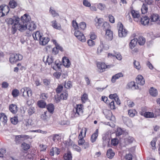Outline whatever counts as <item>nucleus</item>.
<instances>
[{"instance_id":"f257e3e1","label":"nucleus","mask_w":160,"mask_h":160,"mask_svg":"<svg viewBox=\"0 0 160 160\" xmlns=\"http://www.w3.org/2000/svg\"><path fill=\"white\" fill-rule=\"evenodd\" d=\"M19 18L18 16H14L12 18H8L6 22L8 26L12 25V32L13 34L17 31V28L21 32H23L28 28V25L22 22L19 23Z\"/></svg>"},{"instance_id":"f03ea898","label":"nucleus","mask_w":160,"mask_h":160,"mask_svg":"<svg viewBox=\"0 0 160 160\" xmlns=\"http://www.w3.org/2000/svg\"><path fill=\"white\" fill-rule=\"evenodd\" d=\"M23 58V56L19 53H11L9 58V61L11 63H13L21 60Z\"/></svg>"},{"instance_id":"7ed1b4c3","label":"nucleus","mask_w":160,"mask_h":160,"mask_svg":"<svg viewBox=\"0 0 160 160\" xmlns=\"http://www.w3.org/2000/svg\"><path fill=\"white\" fill-rule=\"evenodd\" d=\"M118 25L119 26L118 29L119 36L121 38L125 37L127 34L128 31L121 23H118Z\"/></svg>"},{"instance_id":"20e7f679","label":"nucleus","mask_w":160,"mask_h":160,"mask_svg":"<svg viewBox=\"0 0 160 160\" xmlns=\"http://www.w3.org/2000/svg\"><path fill=\"white\" fill-rule=\"evenodd\" d=\"M97 65L100 72H103V70L105 69L106 68H109L113 66L112 65H107L104 63L101 62H98Z\"/></svg>"},{"instance_id":"39448f33","label":"nucleus","mask_w":160,"mask_h":160,"mask_svg":"<svg viewBox=\"0 0 160 160\" xmlns=\"http://www.w3.org/2000/svg\"><path fill=\"white\" fill-rule=\"evenodd\" d=\"M74 35L77 38L82 42H84L86 41L85 37L83 33L78 30H76L74 32Z\"/></svg>"},{"instance_id":"423d86ee","label":"nucleus","mask_w":160,"mask_h":160,"mask_svg":"<svg viewBox=\"0 0 160 160\" xmlns=\"http://www.w3.org/2000/svg\"><path fill=\"white\" fill-rule=\"evenodd\" d=\"M27 137L26 135L22 134L21 135H16L15 136L14 141L17 144H20Z\"/></svg>"},{"instance_id":"0eeeda50","label":"nucleus","mask_w":160,"mask_h":160,"mask_svg":"<svg viewBox=\"0 0 160 160\" xmlns=\"http://www.w3.org/2000/svg\"><path fill=\"white\" fill-rule=\"evenodd\" d=\"M21 92L23 93L22 95L24 97H30L32 95V93L31 89L29 88L25 87L22 88Z\"/></svg>"},{"instance_id":"6e6552de","label":"nucleus","mask_w":160,"mask_h":160,"mask_svg":"<svg viewBox=\"0 0 160 160\" xmlns=\"http://www.w3.org/2000/svg\"><path fill=\"white\" fill-rule=\"evenodd\" d=\"M68 94L66 92L62 93L60 97L58 95H55L54 97L55 100L57 103L59 102L61 99L66 100L67 98Z\"/></svg>"},{"instance_id":"1a4fd4ad","label":"nucleus","mask_w":160,"mask_h":160,"mask_svg":"<svg viewBox=\"0 0 160 160\" xmlns=\"http://www.w3.org/2000/svg\"><path fill=\"white\" fill-rule=\"evenodd\" d=\"M2 12L1 16L3 15L4 16L7 15L9 11V7L5 5H2L0 6V11Z\"/></svg>"},{"instance_id":"9d476101","label":"nucleus","mask_w":160,"mask_h":160,"mask_svg":"<svg viewBox=\"0 0 160 160\" xmlns=\"http://www.w3.org/2000/svg\"><path fill=\"white\" fill-rule=\"evenodd\" d=\"M131 13L135 21L138 22L140 20L141 16H140L139 13L138 11L132 10L131 11Z\"/></svg>"},{"instance_id":"9b49d317","label":"nucleus","mask_w":160,"mask_h":160,"mask_svg":"<svg viewBox=\"0 0 160 160\" xmlns=\"http://www.w3.org/2000/svg\"><path fill=\"white\" fill-rule=\"evenodd\" d=\"M82 105H77V107L75 108V112H74V116L77 117L79 115H81L83 113V110L82 109Z\"/></svg>"},{"instance_id":"f8f14e48","label":"nucleus","mask_w":160,"mask_h":160,"mask_svg":"<svg viewBox=\"0 0 160 160\" xmlns=\"http://www.w3.org/2000/svg\"><path fill=\"white\" fill-rule=\"evenodd\" d=\"M7 122V118L4 113H0V125H4Z\"/></svg>"},{"instance_id":"ddd939ff","label":"nucleus","mask_w":160,"mask_h":160,"mask_svg":"<svg viewBox=\"0 0 160 160\" xmlns=\"http://www.w3.org/2000/svg\"><path fill=\"white\" fill-rule=\"evenodd\" d=\"M30 20V16L27 14H25L21 17V22L24 23L27 25L29 23Z\"/></svg>"},{"instance_id":"4468645a","label":"nucleus","mask_w":160,"mask_h":160,"mask_svg":"<svg viewBox=\"0 0 160 160\" xmlns=\"http://www.w3.org/2000/svg\"><path fill=\"white\" fill-rule=\"evenodd\" d=\"M60 152V149L57 147H52L50 149V155L51 156H54L55 154L58 155Z\"/></svg>"},{"instance_id":"2eb2a0df","label":"nucleus","mask_w":160,"mask_h":160,"mask_svg":"<svg viewBox=\"0 0 160 160\" xmlns=\"http://www.w3.org/2000/svg\"><path fill=\"white\" fill-rule=\"evenodd\" d=\"M136 80L137 83L139 85H143L145 83V80L143 77L140 75L138 76Z\"/></svg>"},{"instance_id":"dca6fc26","label":"nucleus","mask_w":160,"mask_h":160,"mask_svg":"<svg viewBox=\"0 0 160 160\" xmlns=\"http://www.w3.org/2000/svg\"><path fill=\"white\" fill-rule=\"evenodd\" d=\"M109 97L111 99L113 100L114 102L115 101L117 104L120 105V101L117 94L114 93L110 94L109 95Z\"/></svg>"},{"instance_id":"f3484780","label":"nucleus","mask_w":160,"mask_h":160,"mask_svg":"<svg viewBox=\"0 0 160 160\" xmlns=\"http://www.w3.org/2000/svg\"><path fill=\"white\" fill-rule=\"evenodd\" d=\"M49 40L50 39L48 37H45L42 36L39 40V43L42 45H45L48 43Z\"/></svg>"},{"instance_id":"a211bd4d","label":"nucleus","mask_w":160,"mask_h":160,"mask_svg":"<svg viewBox=\"0 0 160 160\" xmlns=\"http://www.w3.org/2000/svg\"><path fill=\"white\" fill-rule=\"evenodd\" d=\"M42 35V33L38 31L34 32L32 34V36L35 40H40Z\"/></svg>"},{"instance_id":"6ab92c4d","label":"nucleus","mask_w":160,"mask_h":160,"mask_svg":"<svg viewBox=\"0 0 160 160\" xmlns=\"http://www.w3.org/2000/svg\"><path fill=\"white\" fill-rule=\"evenodd\" d=\"M105 35L106 38L108 40H111L113 38V32L110 29L106 30Z\"/></svg>"},{"instance_id":"aec40b11","label":"nucleus","mask_w":160,"mask_h":160,"mask_svg":"<svg viewBox=\"0 0 160 160\" xmlns=\"http://www.w3.org/2000/svg\"><path fill=\"white\" fill-rule=\"evenodd\" d=\"M140 20L142 24L144 25L148 24L149 22V20L147 16L141 17Z\"/></svg>"},{"instance_id":"412c9836","label":"nucleus","mask_w":160,"mask_h":160,"mask_svg":"<svg viewBox=\"0 0 160 160\" xmlns=\"http://www.w3.org/2000/svg\"><path fill=\"white\" fill-rule=\"evenodd\" d=\"M51 22L52 23V26L54 28L58 30H61V29L60 24L58 23L56 20L52 21Z\"/></svg>"},{"instance_id":"4be33fe9","label":"nucleus","mask_w":160,"mask_h":160,"mask_svg":"<svg viewBox=\"0 0 160 160\" xmlns=\"http://www.w3.org/2000/svg\"><path fill=\"white\" fill-rule=\"evenodd\" d=\"M98 129H97L95 132L91 135L90 139L92 142L93 143L96 141L98 136Z\"/></svg>"},{"instance_id":"5701e85b","label":"nucleus","mask_w":160,"mask_h":160,"mask_svg":"<svg viewBox=\"0 0 160 160\" xmlns=\"http://www.w3.org/2000/svg\"><path fill=\"white\" fill-rule=\"evenodd\" d=\"M9 109L12 113L15 114L18 111L17 106L15 104H12L9 105Z\"/></svg>"},{"instance_id":"b1692460","label":"nucleus","mask_w":160,"mask_h":160,"mask_svg":"<svg viewBox=\"0 0 160 160\" xmlns=\"http://www.w3.org/2000/svg\"><path fill=\"white\" fill-rule=\"evenodd\" d=\"M150 94L153 97H156L158 95V92L157 90L153 87H151L149 90Z\"/></svg>"},{"instance_id":"393cba45","label":"nucleus","mask_w":160,"mask_h":160,"mask_svg":"<svg viewBox=\"0 0 160 160\" xmlns=\"http://www.w3.org/2000/svg\"><path fill=\"white\" fill-rule=\"evenodd\" d=\"M63 65L66 67L68 68L71 65V63L69 59L67 57H64L62 58Z\"/></svg>"},{"instance_id":"a878e982","label":"nucleus","mask_w":160,"mask_h":160,"mask_svg":"<svg viewBox=\"0 0 160 160\" xmlns=\"http://www.w3.org/2000/svg\"><path fill=\"white\" fill-rule=\"evenodd\" d=\"M123 76L122 73L120 72L118 73L113 76L112 78V83H114L116 79H118L120 77H122Z\"/></svg>"},{"instance_id":"bb28decb","label":"nucleus","mask_w":160,"mask_h":160,"mask_svg":"<svg viewBox=\"0 0 160 160\" xmlns=\"http://www.w3.org/2000/svg\"><path fill=\"white\" fill-rule=\"evenodd\" d=\"M122 119L124 123L127 126L131 127L132 126V121L128 118L126 117H123Z\"/></svg>"},{"instance_id":"cd10ccee","label":"nucleus","mask_w":160,"mask_h":160,"mask_svg":"<svg viewBox=\"0 0 160 160\" xmlns=\"http://www.w3.org/2000/svg\"><path fill=\"white\" fill-rule=\"evenodd\" d=\"M128 86L129 88H131L132 89L135 90L136 89H139V88L138 85L136 86L134 82H131L128 84Z\"/></svg>"},{"instance_id":"c85d7f7f","label":"nucleus","mask_w":160,"mask_h":160,"mask_svg":"<svg viewBox=\"0 0 160 160\" xmlns=\"http://www.w3.org/2000/svg\"><path fill=\"white\" fill-rule=\"evenodd\" d=\"M115 155V153L112 151L111 148L108 149L107 152V155L108 158L110 159L112 158Z\"/></svg>"},{"instance_id":"c756f323","label":"nucleus","mask_w":160,"mask_h":160,"mask_svg":"<svg viewBox=\"0 0 160 160\" xmlns=\"http://www.w3.org/2000/svg\"><path fill=\"white\" fill-rule=\"evenodd\" d=\"M95 21L96 22L95 25L97 28H99L101 26L102 22L103 19L102 18H96L95 19Z\"/></svg>"},{"instance_id":"7c9ffc66","label":"nucleus","mask_w":160,"mask_h":160,"mask_svg":"<svg viewBox=\"0 0 160 160\" xmlns=\"http://www.w3.org/2000/svg\"><path fill=\"white\" fill-rule=\"evenodd\" d=\"M104 45L102 41H100V44L98 48L97 53L98 54H100L103 51Z\"/></svg>"},{"instance_id":"2f4dec72","label":"nucleus","mask_w":160,"mask_h":160,"mask_svg":"<svg viewBox=\"0 0 160 160\" xmlns=\"http://www.w3.org/2000/svg\"><path fill=\"white\" fill-rule=\"evenodd\" d=\"M54 58L52 56H47L46 58V62H48L49 65L51 64V65L54 63L53 62Z\"/></svg>"},{"instance_id":"473e14b6","label":"nucleus","mask_w":160,"mask_h":160,"mask_svg":"<svg viewBox=\"0 0 160 160\" xmlns=\"http://www.w3.org/2000/svg\"><path fill=\"white\" fill-rule=\"evenodd\" d=\"M110 141L108 136L107 135H105L102 137L103 144L104 145H106L108 144Z\"/></svg>"},{"instance_id":"72a5a7b5","label":"nucleus","mask_w":160,"mask_h":160,"mask_svg":"<svg viewBox=\"0 0 160 160\" xmlns=\"http://www.w3.org/2000/svg\"><path fill=\"white\" fill-rule=\"evenodd\" d=\"M46 107L48 112L51 113L53 112L54 109V107L53 104L52 103H50L48 105L46 106Z\"/></svg>"},{"instance_id":"f704fd0d","label":"nucleus","mask_w":160,"mask_h":160,"mask_svg":"<svg viewBox=\"0 0 160 160\" xmlns=\"http://www.w3.org/2000/svg\"><path fill=\"white\" fill-rule=\"evenodd\" d=\"M28 25V29L31 30V31L34 30L36 28V25L33 22H31V23L30 22Z\"/></svg>"},{"instance_id":"c9c22d12","label":"nucleus","mask_w":160,"mask_h":160,"mask_svg":"<svg viewBox=\"0 0 160 160\" xmlns=\"http://www.w3.org/2000/svg\"><path fill=\"white\" fill-rule=\"evenodd\" d=\"M64 158L65 160H71L72 158V156L71 152L68 151L67 152L64 154Z\"/></svg>"},{"instance_id":"e433bc0d","label":"nucleus","mask_w":160,"mask_h":160,"mask_svg":"<svg viewBox=\"0 0 160 160\" xmlns=\"http://www.w3.org/2000/svg\"><path fill=\"white\" fill-rule=\"evenodd\" d=\"M138 42V39L135 38H134L131 40V42L130 43V47L131 49L133 48L136 45Z\"/></svg>"},{"instance_id":"4c0bfd02","label":"nucleus","mask_w":160,"mask_h":160,"mask_svg":"<svg viewBox=\"0 0 160 160\" xmlns=\"http://www.w3.org/2000/svg\"><path fill=\"white\" fill-rule=\"evenodd\" d=\"M102 29L105 30L110 29L111 27L109 23L107 22H104L102 26Z\"/></svg>"},{"instance_id":"58836bf2","label":"nucleus","mask_w":160,"mask_h":160,"mask_svg":"<svg viewBox=\"0 0 160 160\" xmlns=\"http://www.w3.org/2000/svg\"><path fill=\"white\" fill-rule=\"evenodd\" d=\"M138 43L140 45H143L145 43L146 40L145 38L142 37H140L138 39Z\"/></svg>"},{"instance_id":"ea45409f","label":"nucleus","mask_w":160,"mask_h":160,"mask_svg":"<svg viewBox=\"0 0 160 160\" xmlns=\"http://www.w3.org/2000/svg\"><path fill=\"white\" fill-rule=\"evenodd\" d=\"M134 140V139L133 138L129 136L125 139V142L126 144H128L132 143Z\"/></svg>"},{"instance_id":"a19ab883","label":"nucleus","mask_w":160,"mask_h":160,"mask_svg":"<svg viewBox=\"0 0 160 160\" xmlns=\"http://www.w3.org/2000/svg\"><path fill=\"white\" fill-rule=\"evenodd\" d=\"M148 10V8L147 5L143 3L142 5L141 10L143 14H145L146 13Z\"/></svg>"},{"instance_id":"79ce46f5","label":"nucleus","mask_w":160,"mask_h":160,"mask_svg":"<svg viewBox=\"0 0 160 160\" xmlns=\"http://www.w3.org/2000/svg\"><path fill=\"white\" fill-rule=\"evenodd\" d=\"M37 103L38 107L42 108H45L46 105V102L42 100L38 101Z\"/></svg>"},{"instance_id":"37998d69","label":"nucleus","mask_w":160,"mask_h":160,"mask_svg":"<svg viewBox=\"0 0 160 160\" xmlns=\"http://www.w3.org/2000/svg\"><path fill=\"white\" fill-rule=\"evenodd\" d=\"M10 7L12 8H14L17 5V2L14 0H11L9 3Z\"/></svg>"},{"instance_id":"c03bdc74","label":"nucleus","mask_w":160,"mask_h":160,"mask_svg":"<svg viewBox=\"0 0 160 160\" xmlns=\"http://www.w3.org/2000/svg\"><path fill=\"white\" fill-rule=\"evenodd\" d=\"M154 114L152 112H147L144 113V116L147 118H152L154 117Z\"/></svg>"},{"instance_id":"a18cd8bd","label":"nucleus","mask_w":160,"mask_h":160,"mask_svg":"<svg viewBox=\"0 0 160 160\" xmlns=\"http://www.w3.org/2000/svg\"><path fill=\"white\" fill-rule=\"evenodd\" d=\"M49 12L53 17L59 16L58 13H57L55 10L52 9L51 7L50 8Z\"/></svg>"},{"instance_id":"49530a36","label":"nucleus","mask_w":160,"mask_h":160,"mask_svg":"<svg viewBox=\"0 0 160 160\" xmlns=\"http://www.w3.org/2000/svg\"><path fill=\"white\" fill-rule=\"evenodd\" d=\"M57 61H55L54 64L52 65V67L54 70H56L58 68H60L61 64L59 63H57Z\"/></svg>"},{"instance_id":"de8ad7c7","label":"nucleus","mask_w":160,"mask_h":160,"mask_svg":"<svg viewBox=\"0 0 160 160\" xmlns=\"http://www.w3.org/2000/svg\"><path fill=\"white\" fill-rule=\"evenodd\" d=\"M65 88L69 89L72 87V84L71 81H68L67 83L65 82L64 85Z\"/></svg>"},{"instance_id":"09e8293b","label":"nucleus","mask_w":160,"mask_h":160,"mask_svg":"<svg viewBox=\"0 0 160 160\" xmlns=\"http://www.w3.org/2000/svg\"><path fill=\"white\" fill-rule=\"evenodd\" d=\"M136 113V111L134 109H130L128 110V114L131 117H133Z\"/></svg>"},{"instance_id":"8fccbe9b","label":"nucleus","mask_w":160,"mask_h":160,"mask_svg":"<svg viewBox=\"0 0 160 160\" xmlns=\"http://www.w3.org/2000/svg\"><path fill=\"white\" fill-rule=\"evenodd\" d=\"M63 86L62 85H59L56 89V92L57 93H60L62 91Z\"/></svg>"},{"instance_id":"3c124183","label":"nucleus","mask_w":160,"mask_h":160,"mask_svg":"<svg viewBox=\"0 0 160 160\" xmlns=\"http://www.w3.org/2000/svg\"><path fill=\"white\" fill-rule=\"evenodd\" d=\"M117 130L116 134L117 136H119L124 132V130L120 128H118Z\"/></svg>"},{"instance_id":"603ef678","label":"nucleus","mask_w":160,"mask_h":160,"mask_svg":"<svg viewBox=\"0 0 160 160\" xmlns=\"http://www.w3.org/2000/svg\"><path fill=\"white\" fill-rule=\"evenodd\" d=\"M22 147L24 150L26 151L29 148L30 146L28 144L23 142L22 144Z\"/></svg>"},{"instance_id":"864d4df0","label":"nucleus","mask_w":160,"mask_h":160,"mask_svg":"<svg viewBox=\"0 0 160 160\" xmlns=\"http://www.w3.org/2000/svg\"><path fill=\"white\" fill-rule=\"evenodd\" d=\"M19 93V91L17 89L13 90L12 92V95L14 97H17Z\"/></svg>"},{"instance_id":"5fc2aeb1","label":"nucleus","mask_w":160,"mask_h":160,"mask_svg":"<svg viewBox=\"0 0 160 160\" xmlns=\"http://www.w3.org/2000/svg\"><path fill=\"white\" fill-rule=\"evenodd\" d=\"M88 99V95L86 93L84 94L81 97V100L83 103H85Z\"/></svg>"},{"instance_id":"6e6d98bb","label":"nucleus","mask_w":160,"mask_h":160,"mask_svg":"<svg viewBox=\"0 0 160 160\" xmlns=\"http://www.w3.org/2000/svg\"><path fill=\"white\" fill-rule=\"evenodd\" d=\"M34 112L35 108L34 107H30L28 110V114L29 115H31L34 113Z\"/></svg>"},{"instance_id":"4d7b16f0","label":"nucleus","mask_w":160,"mask_h":160,"mask_svg":"<svg viewBox=\"0 0 160 160\" xmlns=\"http://www.w3.org/2000/svg\"><path fill=\"white\" fill-rule=\"evenodd\" d=\"M11 122L13 124H16L18 122V120L17 117H15L11 119Z\"/></svg>"},{"instance_id":"13d9d810","label":"nucleus","mask_w":160,"mask_h":160,"mask_svg":"<svg viewBox=\"0 0 160 160\" xmlns=\"http://www.w3.org/2000/svg\"><path fill=\"white\" fill-rule=\"evenodd\" d=\"M134 67L135 68L138 69H139L141 68L139 62L138 61H137L134 60L133 62Z\"/></svg>"},{"instance_id":"bf43d9fd","label":"nucleus","mask_w":160,"mask_h":160,"mask_svg":"<svg viewBox=\"0 0 160 160\" xmlns=\"http://www.w3.org/2000/svg\"><path fill=\"white\" fill-rule=\"evenodd\" d=\"M106 118L108 120L114 121L115 119V118L114 116H113L112 115V112L109 113L108 116H106Z\"/></svg>"},{"instance_id":"052dcab7","label":"nucleus","mask_w":160,"mask_h":160,"mask_svg":"<svg viewBox=\"0 0 160 160\" xmlns=\"http://www.w3.org/2000/svg\"><path fill=\"white\" fill-rule=\"evenodd\" d=\"M105 8V5L102 3H99L97 5V8L101 11L104 10Z\"/></svg>"},{"instance_id":"680f3d73","label":"nucleus","mask_w":160,"mask_h":160,"mask_svg":"<svg viewBox=\"0 0 160 160\" xmlns=\"http://www.w3.org/2000/svg\"><path fill=\"white\" fill-rule=\"evenodd\" d=\"M72 25L73 27L74 28L75 30H78V23L75 21L73 20L72 22Z\"/></svg>"},{"instance_id":"e2e57ef3","label":"nucleus","mask_w":160,"mask_h":160,"mask_svg":"<svg viewBox=\"0 0 160 160\" xmlns=\"http://www.w3.org/2000/svg\"><path fill=\"white\" fill-rule=\"evenodd\" d=\"M86 26V24L84 22H82L79 23V28L82 30L85 29Z\"/></svg>"},{"instance_id":"0e129e2a","label":"nucleus","mask_w":160,"mask_h":160,"mask_svg":"<svg viewBox=\"0 0 160 160\" xmlns=\"http://www.w3.org/2000/svg\"><path fill=\"white\" fill-rule=\"evenodd\" d=\"M79 140L78 141V144L79 145H82L85 142V141L83 139V137L80 138H78Z\"/></svg>"},{"instance_id":"69168bd1","label":"nucleus","mask_w":160,"mask_h":160,"mask_svg":"<svg viewBox=\"0 0 160 160\" xmlns=\"http://www.w3.org/2000/svg\"><path fill=\"white\" fill-rule=\"evenodd\" d=\"M83 4L85 6L89 7L91 6V4L87 0H84L83 1Z\"/></svg>"},{"instance_id":"338daca9","label":"nucleus","mask_w":160,"mask_h":160,"mask_svg":"<svg viewBox=\"0 0 160 160\" xmlns=\"http://www.w3.org/2000/svg\"><path fill=\"white\" fill-rule=\"evenodd\" d=\"M60 136L58 134H54L53 136V140L55 142H56L60 139Z\"/></svg>"},{"instance_id":"774afa93","label":"nucleus","mask_w":160,"mask_h":160,"mask_svg":"<svg viewBox=\"0 0 160 160\" xmlns=\"http://www.w3.org/2000/svg\"><path fill=\"white\" fill-rule=\"evenodd\" d=\"M118 143V140L116 138L113 139L112 140V144L113 146H115Z\"/></svg>"}]
</instances>
